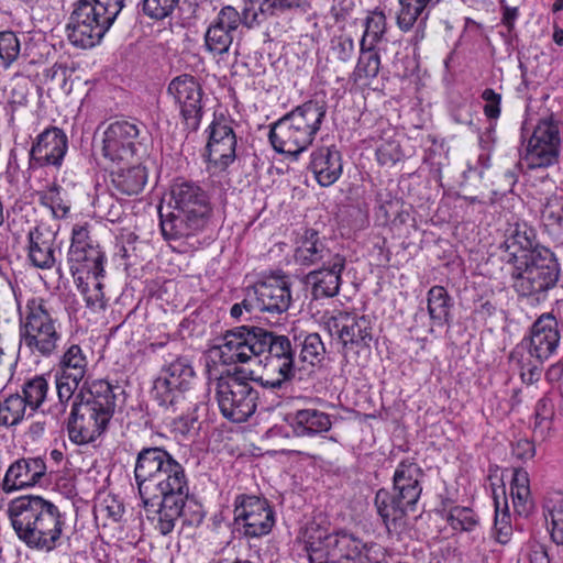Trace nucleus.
Listing matches in <instances>:
<instances>
[{
  "mask_svg": "<svg viewBox=\"0 0 563 563\" xmlns=\"http://www.w3.org/2000/svg\"><path fill=\"white\" fill-rule=\"evenodd\" d=\"M19 335L32 354L49 357L56 352L62 324L43 298L33 297L20 309Z\"/></svg>",
  "mask_w": 563,
  "mask_h": 563,
  "instance_id": "obj_9",
  "label": "nucleus"
},
{
  "mask_svg": "<svg viewBox=\"0 0 563 563\" xmlns=\"http://www.w3.org/2000/svg\"><path fill=\"white\" fill-rule=\"evenodd\" d=\"M422 468L412 459L402 460L394 472L393 490L379 489L375 506L388 531H400L421 496Z\"/></svg>",
  "mask_w": 563,
  "mask_h": 563,
  "instance_id": "obj_6",
  "label": "nucleus"
},
{
  "mask_svg": "<svg viewBox=\"0 0 563 563\" xmlns=\"http://www.w3.org/2000/svg\"><path fill=\"white\" fill-rule=\"evenodd\" d=\"M147 181L146 168L142 165H134L122 168L113 174L112 183L114 188L126 196L140 194Z\"/></svg>",
  "mask_w": 563,
  "mask_h": 563,
  "instance_id": "obj_38",
  "label": "nucleus"
},
{
  "mask_svg": "<svg viewBox=\"0 0 563 563\" xmlns=\"http://www.w3.org/2000/svg\"><path fill=\"white\" fill-rule=\"evenodd\" d=\"M510 360L519 366L520 375L525 383L532 384L541 377V365L543 362H538L527 352L517 354V349H515L510 354Z\"/></svg>",
  "mask_w": 563,
  "mask_h": 563,
  "instance_id": "obj_49",
  "label": "nucleus"
},
{
  "mask_svg": "<svg viewBox=\"0 0 563 563\" xmlns=\"http://www.w3.org/2000/svg\"><path fill=\"white\" fill-rule=\"evenodd\" d=\"M104 275H89V277L77 276L75 282L84 296L86 306L93 312L106 308L103 284L101 278Z\"/></svg>",
  "mask_w": 563,
  "mask_h": 563,
  "instance_id": "obj_41",
  "label": "nucleus"
},
{
  "mask_svg": "<svg viewBox=\"0 0 563 563\" xmlns=\"http://www.w3.org/2000/svg\"><path fill=\"white\" fill-rule=\"evenodd\" d=\"M68 150V139L65 132L51 126L41 132L31 150L30 162L34 167L54 166L59 168Z\"/></svg>",
  "mask_w": 563,
  "mask_h": 563,
  "instance_id": "obj_23",
  "label": "nucleus"
},
{
  "mask_svg": "<svg viewBox=\"0 0 563 563\" xmlns=\"http://www.w3.org/2000/svg\"><path fill=\"white\" fill-rule=\"evenodd\" d=\"M307 549L311 552L324 551L328 561L339 563L342 560L362 563L365 544L352 533L340 530L330 532L320 523L310 522L303 533Z\"/></svg>",
  "mask_w": 563,
  "mask_h": 563,
  "instance_id": "obj_10",
  "label": "nucleus"
},
{
  "mask_svg": "<svg viewBox=\"0 0 563 563\" xmlns=\"http://www.w3.org/2000/svg\"><path fill=\"white\" fill-rule=\"evenodd\" d=\"M555 408L552 399L548 396L540 398L533 412V437L540 440L549 438L553 431V419Z\"/></svg>",
  "mask_w": 563,
  "mask_h": 563,
  "instance_id": "obj_42",
  "label": "nucleus"
},
{
  "mask_svg": "<svg viewBox=\"0 0 563 563\" xmlns=\"http://www.w3.org/2000/svg\"><path fill=\"white\" fill-rule=\"evenodd\" d=\"M21 51V43L18 35L12 31L0 32V60L1 66L8 69L18 59Z\"/></svg>",
  "mask_w": 563,
  "mask_h": 563,
  "instance_id": "obj_50",
  "label": "nucleus"
},
{
  "mask_svg": "<svg viewBox=\"0 0 563 563\" xmlns=\"http://www.w3.org/2000/svg\"><path fill=\"white\" fill-rule=\"evenodd\" d=\"M376 157L380 165H394L402 157L400 145L396 141L383 142L376 150Z\"/></svg>",
  "mask_w": 563,
  "mask_h": 563,
  "instance_id": "obj_58",
  "label": "nucleus"
},
{
  "mask_svg": "<svg viewBox=\"0 0 563 563\" xmlns=\"http://www.w3.org/2000/svg\"><path fill=\"white\" fill-rule=\"evenodd\" d=\"M141 126L134 121L120 120L109 123L102 132V155L111 162L129 161L141 145Z\"/></svg>",
  "mask_w": 563,
  "mask_h": 563,
  "instance_id": "obj_19",
  "label": "nucleus"
},
{
  "mask_svg": "<svg viewBox=\"0 0 563 563\" xmlns=\"http://www.w3.org/2000/svg\"><path fill=\"white\" fill-rule=\"evenodd\" d=\"M234 521L247 538L268 534L275 525V514L266 499L240 494L234 499Z\"/></svg>",
  "mask_w": 563,
  "mask_h": 563,
  "instance_id": "obj_15",
  "label": "nucleus"
},
{
  "mask_svg": "<svg viewBox=\"0 0 563 563\" xmlns=\"http://www.w3.org/2000/svg\"><path fill=\"white\" fill-rule=\"evenodd\" d=\"M292 297L287 278H269L249 288V303L257 311L280 314L288 310Z\"/></svg>",
  "mask_w": 563,
  "mask_h": 563,
  "instance_id": "obj_22",
  "label": "nucleus"
},
{
  "mask_svg": "<svg viewBox=\"0 0 563 563\" xmlns=\"http://www.w3.org/2000/svg\"><path fill=\"white\" fill-rule=\"evenodd\" d=\"M309 0H261L257 13L265 15H275L292 9H305Z\"/></svg>",
  "mask_w": 563,
  "mask_h": 563,
  "instance_id": "obj_53",
  "label": "nucleus"
},
{
  "mask_svg": "<svg viewBox=\"0 0 563 563\" xmlns=\"http://www.w3.org/2000/svg\"><path fill=\"white\" fill-rule=\"evenodd\" d=\"M494 531L497 542L506 544L512 534V527L510 521V514L507 500L504 503V508L500 509V504L495 497V521Z\"/></svg>",
  "mask_w": 563,
  "mask_h": 563,
  "instance_id": "obj_52",
  "label": "nucleus"
},
{
  "mask_svg": "<svg viewBox=\"0 0 563 563\" xmlns=\"http://www.w3.org/2000/svg\"><path fill=\"white\" fill-rule=\"evenodd\" d=\"M503 261L512 266L514 291L530 305L548 298L560 278L561 267L555 254L537 241L534 230L517 224L500 244Z\"/></svg>",
  "mask_w": 563,
  "mask_h": 563,
  "instance_id": "obj_1",
  "label": "nucleus"
},
{
  "mask_svg": "<svg viewBox=\"0 0 563 563\" xmlns=\"http://www.w3.org/2000/svg\"><path fill=\"white\" fill-rule=\"evenodd\" d=\"M541 222L552 239L563 242V198L547 201L541 211Z\"/></svg>",
  "mask_w": 563,
  "mask_h": 563,
  "instance_id": "obj_43",
  "label": "nucleus"
},
{
  "mask_svg": "<svg viewBox=\"0 0 563 563\" xmlns=\"http://www.w3.org/2000/svg\"><path fill=\"white\" fill-rule=\"evenodd\" d=\"M56 378V390L59 402L68 405L69 400L74 397L75 390L79 386V382H70L69 379H63L60 376L55 375Z\"/></svg>",
  "mask_w": 563,
  "mask_h": 563,
  "instance_id": "obj_61",
  "label": "nucleus"
},
{
  "mask_svg": "<svg viewBox=\"0 0 563 563\" xmlns=\"http://www.w3.org/2000/svg\"><path fill=\"white\" fill-rule=\"evenodd\" d=\"M257 18L254 3L246 4L242 12L232 5L222 7L206 30V49L213 56L228 54L240 26L243 24L252 27L254 23H257Z\"/></svg>",
  "mask_w": 563,
  "mask_h": 563,
  "instance_id": "obj_11",
  "label": "nucleus"
},
{
  "mask_svg": "<svg viewBox=\"0 0 563 563\" xmlns=\"http://www.w3.org/2000/svg\"><path fill=\"white\" fill-rule=\"evenodd\" d=\"M260 329L241 325L227 331L216 346L221 362L227 365L247 363L257 356V347L261 346L257 340Z\"/></svg>",
  "mask_w": 563,
  "mask_h": 563,
  "instance_id": "obj_21",
  "label": "nucleus"
},
{
  "mask_svg": "<svg viewBox=\"0 0 563 563\" xmlns=\"http://www.w3.org/2000/svg\"><path fill=\"white\" fill-rule=\"evenodd\" d=\"M343 257L340 253L333 252L328 240L314 229H306L296 240L294 260L300 266L321 267Z\"/></svg>",
  "mask_w": 563,
  "mask_h": 563,
  "instance_id": "obj_25",
  "label": "nucleus"
},
{
  "mask_svg": "<svg viewBox=\"0 0 563 563\" xmlns=\"http://www.w3.org/2000/svg\"><path fill=\"white\" fill-rule=\"evenodd\" d=\"M159 508L153 517L154 528L162 534H169L180 516H186L185 507L188 498L161 497Z\"/></svg>",
  "mask_w": 563,
  "mask_h": 563,
  "instance_id": "obj_35",
  "label": "nucleus"
},
{
  "mask_svg": "<svg viewBox=\"0 0 563 563\" xmlns=\"http://www.w3.org/2000/svg\"><path fill=\"white\" fill-rule=\"evenodd\" d=\"M125 0H78L67 23L69 42L80 48L99 44L111 29Z\"/></svg>",
  "mask_w": 563,
  "mask_h": 563,
  "instance_id": "obj_8",
  "label": "nucleus"
},
{
  "mask_svg": "<svg viewBox=\"0 0 563 563\" xmlns=\"http://www.w3.org/2000/svg\"><path fill=\"white\" fill-rule=\"evenodd\" d=\"M260 363L263 365V369L256 380L263 387L280 389L294 377L295 362L264 356Z\"/></svg>",
  "mask_w": 563,
  "mask_h": 563,
  "instance_id": "obj_33",
  "label": "nucleus"
},
{
  "mask_svg": "<svg viewBox=\"0 0 563 563\" xmlns=\"http://www.w3.org/2000/svg\"><path fill=\"white\" fill-rule=\"evenodd\" d=\"M323 324L332 338H336L343 349L368 347L372 340L371 320L345 311H334L323 316Z\"/></svg>",
  "mask_w": 563,
  "mask_h": 563,
  "instance_id": "obj_17",
  "label": "nucleus"
},
{
  "mask_svg": "<svg viewBox=\"0 0 563 563\" xmlns=\"http://www.w3.org/2000/svg\"><path fill=\"white\" fill-rule=\"evenodd\" d=\"M325 353L324 344L318 333L306 335L301 343L299 358L310 365L319 364L323 360Z\"/></svg>",
  "mask_w": 563,
  "mask_h": 563,
  "instance_id": "obj_51",
  "label": "nucleus"
},
{
  "mask_svg": "<svg viewBox=\"0 0 563 563\" xmlns=\"http://www.w3.org/2000/svg\"><path fill=\"white\" fill-rule=\"evenodd\" d=\"M31 415L25 399H22L20 394L10 395L0 402V424L2 426H15Z\"/></svg>",
  "mask_w": 563,
  "mask_h": 563,
  "instance_id": "obj_45",
  "label": "nucleus"
},
{
  "mask_svg": "<svg viewBox=\"0 0 563 563\" xmlns=\"http://www.w3.org/2000/svg\"><path fill=\"white\" fill-rule=\"evenodd\" d=\"M134 478L147 508L155 498H188L189 484L184 466L166 450L143 448L136 456Z\"/></svg>",
  "mask_w": 563,
  "mask_h": 563,
  "instance_id": "obj_3",
  "label": "nucleus"
},
{
  "mask_svg": "<svg viewBox=\"0 0 563 563\" xmlns=\"http://www.w3.org/2000/svg\"><path fill=\"white\" fill-rule=\"evenodd\" d=\"M168 216L159 211L161 230L166 240L189 238L207 225L212 207L208 192L198 184L176 180L169 190Z\"/></svg>",
  "mask_w": 563,
  "mask_h": 563,
  "instance_id": "obj_5",
  "label": "nucleus"
},
{
  "mask_svg": "<svg viewBox=\"0 0 563 563\" xmlns=\"http://www.w3.org/2000/svg\"><path fill=\"white\" fill-rule=\"evenodd\" d=\"M325 114L323 101L309 100L297 106L272 125V146L278 153L297 157L313 143Z\"/></svg>",
  "mask_w": 563,
  "mask_h": 563,
  "instance_id": "obj_7",
  "label": "nucleus"
},
{
  "mask_svg": "<svg viewBox=\"0 0 563 563\" xmlns=\"http://www.w3.org/2000/svg\"><path fill=\"white\" fill-rule=\"evenodd\" d=\"M289 424L297 437H314L328 432L332 421L328 413L314 408H307L291 413Z\"/></svg>",
  "mask_w": 563,
  "mask_h": 563,
  "instance_id": "obj_30",
  "label": "nucleus"
},
{
  "mask_svg": "<svg viewBox=\"0 0 563 563\" xmlns=\"http://www.w3.org/2000/svg\"><path fill=\"white\" fill-rule=\"evenodd\" d=\"M88 366L89 361L84 350L78 344H71L60 355L55 375L80 383L88 373Z\"/></svg>",
  "mask_w": 563,
  "mask_h": 563,
  "instance_id": "obj_32",
  "label": "nucleus"
},
{
  "mask_svg": "<svg viewBox=\"0 0 563 563\" xmlns=\"http://www.w3.org/2000/svg\"><path fill=\"white\" fill-rule=\"evenodd\" d=\"M511 453L517 460L528 461L534 456L536 446L532 441L520 439L512 444Z\"/></svg>",
  "mask_w": 563,
  "mask_h": 563,
  "instance_id": "obj_62",
  "label": "nucleus"
},
{
  "mask_svg": "<svg viewBox=\"0 0 563 563\" xmlns=\"http://www.w3.org/2000/svg\"><path fill=\"white\" fill-rule=\"evenodd\" d=\"M195 378V372L190 361L185 356H178L161 371L154 382L153 396L159 406L172 408L174 412L186 409L185 394L190 388Z\"/></svg>",
  "mask_w": 563,
  "mask_h": 563,
  "instance_id": "obj_12",
  "label": "nucleus"
},
{
  "mask_svg": "<svg viewBox=\"0 0 563 563\" xmlns=\"http://www.w3.org/2000/svg\"><path fill=\"white\" fill-rule=\"evenodd\" d=\"M427 308L434 325L442 327L451 321L452 298L442 286H433L427 295Z\"/></svg>",
  "mask_w": 563,
  "mask_h": 563,
  "instance_id": "obj_39",
  "label": "nucleus"
},
{
  "mask_svg": "<svg viewBox=\"0 0 563 563\" xmlns=\"http://www.w3.org/2000/svg\"><path fill=\"white\" fill-rule=\"evenodd\" d=\"M207 144L205 156L208 161V169L224 172L236 158V135L231 121L224 115L214 117L206 130Z\"/></svg>",
  "mask_w": 563,
  "mask_h": 563,
  "instance_id": "obj_14",
  "label": "nucleus"
},
{
  "mask_svg": "<svg viewBox=\"0 0 563 563\" xmlns=\"http://www.w3.org/2000/svg\"><path fill=\"white\" fill-rule=\"evenodd\" d=\"M67 261L74 278L77 276L104 275L106 257L98 244L81 249L75 255L67 254Z\"/></svg>",
  "mask_w": 563,
  "mask_h": 563,
  "instance_id": "obj_31",
  "label": "nucleus"
},
{
  "mask_svg": "<svg viewBox=\"0 0 563 563\" xmlns=\"http://www.w3.org/2000/svg\"><path fill=\"white\" fill-rule=\"evenodd\" d=\"M38 195L41 203L49 208L55 218H65L68 214L70 200L59 185L53 184Z\"/></svg>",
  "mask_w": 563,
  "mask_h": 563,
  "instance_id": "obj_46",
  "label": "nucleus"
},
{
  "mask_svg": "<svg viewBox=\"0 0 563 563\" xmlns=\"http://www.w3.org/2000/svg\"><path fill=\"white\" fill-rule=\"evenodd\" d=\"M96 245L89 236L88 227L85 224H76L71 230V243L68 250V255H75L81 249Z\"/></svg>",
  "mask_w": 563,
  "mask_h": 563,
  "instance_id": "obj_59",
  "label": "nucleus"
},
{
  "mask_svg": "<svg viewBox=\"0 0 563 563\" xmlns=\"http://www.w3.org/2000/svg\"><path fill=\"white\" fill-rule=\"evenodd\" d=\"M363 34L360 41V46H377L387 33V16L384 10L379 7L367 11L363 20Z\"/></svg>",
  "mask_w": 563,
  "mask_h": 563,
  "instance_id": "obj_40",
  "label": "nucleus"
},
{
  "mask_svg": "<svg viewBox=\"0 0 563 563\" xmlns=\"http://www.w3.org/2000/svg\"><path fill=\"white\" fill-rule=\"evenodd\" d=\"M344 267L345 257L336 258L331 264L321 266L307 275V284L311 286L313 299L332 298L339 294Z\"/></svg>",
  "mask_w": 563,
  "mask_h": 563,
  "instance_id": "obj_28",
  "label": "nucleus"
},
{
  "mask_svg": "<svg viewBox=\"0 0 563 563\" xmlns=\"http://www.w3.org/2000/svg\"><path fill=\"white\" fill-rule=\"evenodd\" d=\"M48 393V382L43 376H35L27 380L22 387V399L33 413L46 399Z\"/></svg>",
  "mask_w": 563,
  "mask_h": 563,
  "instance_id": "obj_48",
  "label": "nucleus"
},
{
  "mask_svg": "<svg viewBox=\"0 0 563 563\" xmlns=\"http://www.w3.org/2000/svg\"><path fill=\"white\" fill-rule=\"evenodd\" d=\"M482 99L485 101L484 114L490 120H497L501 111V95L492 88H486L482 92Z\"/></svg>",
  "mask_w": 563,
  "mask_h": 563,
  "instance_id": "obj_60",
  "label": "nucleus"
},
{
  "mask_svg": "<svg viewBox=\"0 0 563 563\" xmlns=\"http://www.w3.org/2000/svg\"><path fill=\"white\" fill-rule=\"evenodd\" d=\"M355 51L354 40L349 34H341L331 41V52L340 62L347 63L352 59Z\"/></svg>",
  "mask_w": 563,
  "mask_h": 563,
  "instance_id": "obj_56",
  "label": "nucleus"
},
{
  "mask_svg": "<svg viewBox=\"0 0 563 563\" xmlns=\"http://www.w3.org/2000/svg\"><path fill=\"white\" fill-rule=\"evenodd\" d=\"M560 142L558 123L552 118L541 120L528 141L522 162L529 169L554 164L559 156Z\"/></svg>",
  "mask_w": 563,
  "mask_h": 563,
  "instance_id": "obj_18",
  "label": "nucleus"
},
{
  "mask_svg": "<svg viewBox=\"0 0 563 563\" xmlns=\"http://www.w3.org/2000/svg\"><path fill=\"white\" fill-rule=\"evenodd\" d=\"M114 387L93 380L75 397L67 423L69 440L78 445L96 441L107 429L117 407Z\"/></svg>",
  "mask_w": 563,
  "mask_h": 563,
  "instance_id": "obj_4",
  "label": "nucleus"
},
{
  "mask_svg": "<svg viewBox=\"0 0 563 563\" xmlns=\"http://www.w3.org/2000/svg\"><path fill=\"white\" fill-rule=\"evenodd\" d=\"M27 260L36 268L51 269L56 263L54 235L48 230L34 228L27 234Z\"/></svg>",
  "mask_w": 563,
  "mask_h": 563,
  "instance_id": "obj_29",
  "label": "nucleus"
},
{
  "mask_svg": "<svg viewBox=\"0 0 563 563\" xmlns=\"http://www.w3.org/2000/svg\"><path fill=\"white\" fill-rule=\"evenodd\" d=\"M8 515L18 538L36 551L48 553L57 549L69 529L66 512L37 495L14 498L8 506Z\"/></svg>",
  "mask_w": 563,
  "mask_h": 563,
  "instance_id": "obj_2",
  "label": "nucleus"
},
{
  "mask_svg": "<svg viewBox=\"0 0 563 563\" xmlns=\"http://www.w3.org/2000/svg\"><path fill=\"white\" fill-rule=\"evenodd\" d=\"M308 169L322 187L333 185L342 175V156L335 145H322L310 154Z\"/></svg>",
  "mask_w": 563,
  "mask_h": 563,
  "instance_id": "obj_27",
  "label": "nucleus"
},
{
  "mask_svg": "<svg viewBox=\"0 0 563 563\" xmlns=\"http://www.w3.org/2000/svg\"><path fill=\"white\" fill-rule=\"evenodd\" d=\"M510 497L514 510L519 516H528L533 507L528 472L515 468L510 483Z\"/></svg>",
  "mask_w": 563,
  "mask_h": 563,
  "instance_id": "obj_37",
  "label": "nucleus"
},
{
  "mask_svg": "<svg viewBox=\"0 0 563 563\" xmlns=\"http://www.w3.org/2000/svg\"><path fill=\"white\" fill-rule=\"evenodd\" d=\"M167 93L178 107L186 129L197 131L203 117V91L198 80L188 74L179 75L168 84Z\"/></svg>",
  "mask_w": 563,
  "mask_h": 563,
  "instance_id": "obj_16",
  "label": "nucleus"
},
{
  "mask_svg": "<svg viewBox=\"0 0 563 563\" xmlns=\"http://www.w3.org/2000/svg\"><path fill=\"white\" fill-rule=\"evenodd\" d=\"M380 69V54L376 46H360V56L354 69L356 79L375 78Z\"/></svg>",
  "mask_w": 563,
  "mask_h": 563,
  "instance_id": "obj_47",
  "label": "nucleus"
},
{
  "mask_svg": "<svg viewBox=\"0 0 563 563\" xmlns=\"http://www.w3.org/2000/svg\"><path fill=\"white\" fill-rule=\"evenodd\" d=\"M521 164L522 163H514L511 167L497 176L496 181L494 183L496 186V189L494 190L495 194L506 195L507 192L512 191V188L517 184L518 177L521 173Z\"/></svg>",
  "mask_w": 563,
  "mask_h": 563,
  "instance_id": "obj_57",
  "label": "nucleus"
},
{
  "mask_svg": "<svg viewBox=\"0 0 563 563\" xmlns=\"http://www.w3.org/2000/svg\"><path fill=\"white\" fill-rule=\"evenodd\" d=\"M542 514L547 529L554 543L563 545V493L549 492L542 501Z\"/></svg>",
  "mask_w": 563,
  "mask_h": 563,
  "instance_id": "obj_34",
  "label": "nucleus"
},
{
  "mask_svg": "<svg viewBox=\"0 0 563 563\" xmlns=\"http://www.w3.org/2000/svg\"><path fill=\"white\" fill-rule=\"evenodd\" d=\"M545 377L549 383L556 385L563 396V363L553 364L547 371Z\"/></svg>",
  "mask_w": 563,
  "mask_h": 563,
  "instance_id": "obj_64",
  "label": "nucleus"
},
{
  "mask_svg": "<svg viewBox=\"0 0 563 563\" xmlns=\"http://www.w3.org/2000/svg\"><path fill=\"white\" fill-rule=\"evenodd\" d=\"M560 339L556 318L551 313H543L532 323L529 334L515 349L517 354L527 352L538 362H544L556 352Z\"/></svg>",
  "mask_w": 563,
  "mask_h": 563,
  "instance_id": "obj_20",
  "label": "nucleus"
},
{
  "mask_svg": "<svg viewBox=\"0 0 563 563\" xmlns=\"http://www.w3.org/2000/svg\"><path fill=\"white\" fill-rule=\"evenodd\" d=\"M445 519L454 531L472 533L481 528L479 516L470 507L453 506L449 509Z\"/></svg>",
  "mask_w": 563,
  "mask_h": 563,
  "instance_id": "obj_44",
  "label": "nucleus"
},
{
  "mask_svg": "<svg viewBox=\"0 0 563 563\" xmlns=\"http://www.w3.org/2000/svg\"><path fill=\"white\" fill-rule=\"evenodd\" d=\"M46 474V464L41 457L19 459L7 470L2 489L5 493L33 487L41 482Z\"/></svg>",
  "mask_w": 563,
  "mask_h": 563,
  "instance_id": "obj_26",
  "label": "nucleus"
},
{
  "mask_svg": "<svg viewBox=\"0 0 563 563\" xmlns=\"http://www.w3.org/2000/svg\"><path fill=\"white\" fill-rule=\"evenodd\" d=\"M179 0H143L142 10L153 20H163L172 14Z\"/></svg>",
  "mask_w": 563,
  "mask_h": 563,
  "instance_id": "obj_55",
  "label": "nucleus"
},
{
  "mask_svg": "<svg viewBox=\"0 0 563 563\" xmlns=\"http://www.w3.org/2000/svg\"><path fill=\"white\" fill-rule=\"evenodd\" d=\"M93 207L100 217L113 223L119 221L123 213L122 206L108 194L99 195L93 202Z\"/></svg>",
  "mask_w": 563,
  "mask_h": 563,
  "instance_id": "obj_54",
  "label": "nucleus"
},
{
  "mask_svg": "<svg viewBox=\"0 0 563 563\" xmlns=\"http://www.w3.org/2000/svg\"><path fill=\"white\" fill-rule=\"evenodd\" d=\"M257 356L266 353L265 356L273 358H282L285 361L295 362V351L292 349L289 338L286 335H276L265 329H260Z\"/></svg>",
  "mask_w": 563,
  "mask_h": 563,
  "instance_id": "obj_36",
  "label": "nucleus"
},
{
  "mask_svg": "<svg viewBox=\"0 0 563 563\" xmlns=\"http://www.w3.org/2000/svg\"><path fill=\"white\" fill-rule=\"evenodd\" d=\"M216 398L225 419L244 422L257 408L258 391L250 382L236 375H227L217 379Z\"/></svg>",
  "mask_w": 563,
  "mask_h": 563,
  "instance_id": "obj_13",
  "label": "nucleus"
},
{
  "mask_svg": "<svg viewBox=\"0 0 563 563\" xmlns=\"http://www.w3.org/2000/svg\"><path fill=\"white\" fill-rule=\"evenodd\" d=\"M439 2L440 0H398L396 25L404 33L411 32L408 42L413 46H418L426 38L430 10Z\"/></svg>",
  "mask_w": 563,
  "mask_h": 563,
  "instance_id": "obj_24",
  "label": "nucleus"
},
{
  "mask_svg": "<svg viewBox=\"0 0 563 563\" xmlns=\"http://www.w3.org/2000/svg\"><path fill=\"white\" fill-rule=\"evenodd\" d=\"M249 301V288L246 289L245 297L241 302L234 303L231 307L230 314L232 318L240 320L244 313L247 314L244 320H249L253 317V314L257 311L254 302Z\"/></svg>",
  "mask_w": 563,
  "mask_h": 563,
  "instance_id": "obj_63",
  "label": "nucleus"
}]
</instances>
